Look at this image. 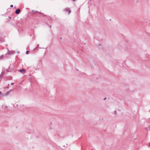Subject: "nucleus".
I'll return each mask as SVG.
<instances>
[{
  "label": "nucleus",
  "instance_id": "nucleus-1",
  "mask_svg": "<svg viewBox=\"0 0 150 150\" xmlns=\"http://www.w3.org/2000/svg\"><path fill=\"white\" fill-rule=\"evenodd\" d=\"M64 11L66 12H68L69 14L71 12V11L69 10V8H67L64 9Z\"/></svg>",
  "mask_w": 150,
  "mask_h": 150
},
{
  "label": "nucleus",
  "instance_id": "nucleus-2",
  "mask_svg": "<svg viewBox=\"0 0 150 150\" xmlns=\"http://www.w3.org/2000/svg\"><path fill=\"white\" fill-rule=\"evenodd\" d=\"M21 10L19 8H18L15 11V13L16 14H19Z\"/></svg>",
  "mask_w": 150,
  "mask_h": 150
},
{
  "label": "nucleus",
  "instance_id": "nucleus-3",
  "mask_svg": "<svg viewBox=\"0 0 150 150\" xmlns=\"http://www.w3.org/2000/svg\"><path fill=\"white\" fill-rule=\"evenodd\" d=\"M8 52L9 54H13L15 53V52L13 51H10L8 50Z\"/></svg>",
  "mask_w": 150,
  "mask_h": 150
},
{
  "label": "nucleus",
  "instance_id": "nucleus-4",
  "mask_svg": "<svg viewBox=\"0 0 150 150\" xmlns=\"http://www.w3.org/2000/svg\"><path fill=\"white\" fill-rule=\"evenodd\" d=\"M18 71L24 73L25 72V70L24 69H21L19 70Z\"/></svg>",
  "mask_w": 150,
  "mask_h": 150
},
{
  "label": "nucleus",
  "instance_id": "nucleus-5",
  "mask_svg": "<svg viewBox=\"0 0 150 150\" xmlns=\"http://www.w3.org/2000/svg\"><path fill=\"white\" fill-rule=\"evenodd\" d=\"M3 57H4V56H3V55H1L0 56V59H3Z\"/></svg>",
  "mask_w": 150,
  "mask_h": 150
},
{
  "label": "nucleus",
  "instance_id": "nucleus-6",
  "mask_svg": "<svg viewBox=\"0 0 150 150\" xmlns=\"http://www.w3.org/2000/svg\"><path fill=\"white\" fill-rule=\"evenodd\" d=\"M4 75V72H2L1 73V76H3Z\"/></svg>",
  "mask_w": 150,
  "mask_h": 150
},
{
  "label": "nucleus",
  "instance_id": "nucleus-7",
  "mask_svg": "<svg viewBox=\"0 0 150 150\" xmlns=\"http://www.w3.org/2000/svg\"><path fill=\"white\" fill-rule=\"evenodd\" d=\"M29 52H30L29 51H27L26 52V53L27 54H28L29 53Z\"/></svg>",
  "mask_w": 150,
  "mask_h": 150
},
{
  "label": "nucleus",
  "instance_id": "nucleus-8",
  "mask_svg": "<svg viewBox=\"0 0 150 150\" xmlns=\"http://www.w3.org/2000/svg\"><path fill=\"white\" fill-rule=\"evenodd\" d=\"M40 14H41V15H43V16H46L45 15L43 14V13H40Z\"/></svg>",
  "mask_w": 150,
  "mask_h": 150
},
{
  "label": "nucleus",
  "instance_id": "nucleus-9",
  "mask_svg": "<svg viewBox=\"0 0 150 150\" xmlns=\"http://www.w3.org/2000/svg\"><path fill=\"white\" fill-rule=\"evenodd\" d=\"M9 93V92H7L6 93V95H8Z\"/></svg>",
  "mask_w": 150,
  "mask_h": 150
},
{
  "label": "nucleus",
  "instance_id": "nucleus-10",
  "mask_svg": "<svg viewBox=\"0 0 150 150\" xmlns=\"http://www.w3.org/2000/svg\"><path fill=\"white\" fill-rule=\"evenodd\" d=\"M13 5H10V7H13Z\"/></svg>",
  "mask_w": 150,
  "mask_h": 150
},
{
  "label": "nucleus",
  "instance_id": "nucleus-11",
  "mask_svg": "<svg viewBox=\"0 0 150 150\" xmlns=\"http://www.w3.org/2000/svg\"><path fill=\"white\" fill-rule=\"evenodd\" d=\"M9 79H11V77H9Z\"/></svg>",
  "mask_w": 150,
  "mask_h": 150
},
{
  "label": "nucleus",
  "instance_id": "nucleus-12",
  "mask_svg": "<svg viewBox=\"0 0 150 150\" xmlns=\"http://www.w3.org/2000/svg\"><path fill=\"white\" fill-rule=\"evenodd\" d=\"M14 83H11V84L12 85H13L14 84Z\"/></svg>",
  "mask_w": 150,
  "mask_h": 150
},
{
  "label": "nucleus",
  "instance_id": "nucleus-13",
  "mask_svg": "<svg viewBox=\"0 0 150 150\" xmlns=\"http://www.w3.org/2000/svg\"><path fill=\"white\" fill-rule=\"evenodd\" d=\"M32 12H35V11L32 10Z\"/></svg>",
  "mask_w": 150,
  "mask_h": 150
},
{
  "label": "nucleus",
  "instance_id": "nucleus-14",
  "mask_svg": "<svg viewBox=\"0 0 150 150\" xmlns=\"http://www.w3.org/2000/svg\"><path fill=\"white\" fill-rule=\"evenodd\" d=\"M76 1V0H73V1Z\"/></svg>",
  "mask_w": 150,
  "mask_h": 150
},
{
  "label": "nucleus",
  "instance_id": "nucleus-15",
  "mask_svg": "<svg viewBox=\"0 0 150 150\" xmlns=\"http://www.w3.org/2000/svg\"><path fill=\"white\" fill-rule=\"evenodd\" d=\"M1 92H0V95L1 94Z\"/></svg>",
  "mask_w": 150,
  "mask_h": 150
},
{
  "label": "nucleus",
  "instance_id": "nucleus-16",
  "mask_svg": "<svg viewBox=\"0 0 150 150\" xmlns=\"http://www.w3.org/2000/svg\"><path fill=\"white\" fill-rule=\"evenodd\" d=\"M106 99V98H104V100H105Z\"/></svg>",
  "mask_w": 150,
  "mask_h": 150
},
{
  "label": "nucleus",
  "instance_id": "nucleus-17",
  "mask_svg": "<svg viewBox=\"0 0 150 150\" xmlns=\"http://www.w3.org/2000/svg\"><path fill=\"white\" fill-rule=\"evenodd\" d=\"M149 146H150V143L149 144Z\"/></svg>",
  "mask_w": 150,
  "mask_h": 150
},
{
  "label": "nucleus",
  "instance_id": "nucleus-18",
  "mask_svg": "<svg viewBox=\"0 0 150 150\" xmlns=\"http://www.w3.org/2000/svg\"><path fill=\"white\" fill-rule=\"evenodd\" d=\"M39 46V45H38V46H37V47H38V46Z\"/></svg>",
  "mask_w": 150,
  "mask_h": 150
},
{
  "label": "nucleus",
  "instance_id": "nucleus-19",
  "mask_svg": "<svg viewBox=\"0 0 150 150\" xmlns=\"http://www.w3.org/2000/svg\"><path fill=\"white\" fill-rule=\"evenodd\" d=\"M38 12V11H37L35 12Z\"/></svg>",
  "mask_w": 150,
  "mask_h": 150
},
{
  "label": "nucleus",
  "instance_id": "nucleus-20",
  "mask_svg": "<svg viewBox=\"0 0 150 150\" xmlns=\"http://www.w3.org/2000/svg\"><path fill=\"white\" fill-rule=\"evenodd\" d=\"M9 18H11V17H9Z\"/></svg>",
  "mask_w": 150,
  "mask_h": 150
}]
</instances>
